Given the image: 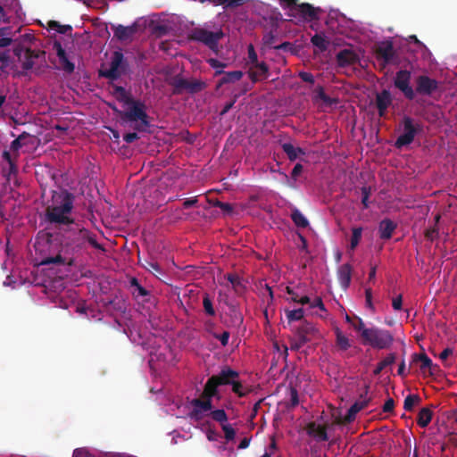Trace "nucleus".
<instances>
[{"label": "nucleus", "instance_id": "nucleus-36", "mask_svg": "<svg viewBox=\"0 0 457 457\" xmlns=\"http://www.w3.org/2000/svg\"><path fill=\"white\" fill-rule=\"evenodd\" d=\"M285 313L289 323L302 320L304 317V311L303 308H298L295 310H286Z\"/></svg>", "mask_w": 457, "mask_h": 457}, {"label": "nucleus", "instance_id": "nucleus-56", "mask_svg": "<svg viewBox=\"0 0 457 457\" xmlns=\"http://www.w3.org/2000/svg\"><path fill=\"white\" fill-rule=\"evenodd\" d=\"M299 403V397H298V392L296 388L291 387L290 388V404L289 406L294 408Z\"/></svg>", "mask_w": 457, "mask_h": 457}, {"label": "nucleus", "instance_id": "nucleus-57", "mask_svg": "<svg viewBox=\"0 0 457 457\" xmlns=\"http://www.w3.org/2000/svg\"><path fill=\"white\" fill-rule=\"evenodd\" d=\"M365 299L367 308L374 312L375 309L372 303V289L370 287L365 289Z\"/></svg>", "mask_w": 457, "mask_h": 457}, {"label": "nucleus", "instance_id": "nucleus-29", "mask_svg": "<svg viewBox=\"0 0 457 457\" xmlns=\"http://www.w3.org/2000/svg\"><path fill=\"white\" fill-rule=\"evenodd\" d=\"M281 147L291 162L296 160L299 154H305V152L303 148L295 147L291 143H283Z\"/></svg>", "mask_w": 457, "mask_h": 457}, {"label": "nucleus", "instance_id": "nucleus-62", "mask_svg": "<svg viewBox=\"0 0 457 457\" xmlns=\"http://www.w3.org/2000/svg\"><path fill=\"white\" fill-rule=\"evenodd\" d=\"M303 170V166L301 163H296L292 170L291 178L294 180H296L298 176L302 173Z\"/></svg>", "mask_w": 457, "mask_h": 457}, {"label": "nucleus", "instance_id": "nucleus-18", "mask_svg": "<svg viewBox=\"0 0 457 457\" xmlns=\"http://www.w3.org/2000/svg\"><path fill=\"white\" fill-rule=\"evenodd\" d=\"M336 58L339 67H347L360 62L359 54L351 49L339 51Z\"/></svg>", "mask_w": 457, "mask_h": 457}, {"label": "nucleus", "instance_id": "nucleus-59", "mask_svg": "<svg viewBox=\"0 0 457 457\" xmlns=\"http://www.w3.org/2000/svg\"><path fill=\"white\" fill-rule=\"evenodd\" d=\"M229 336L230 334L228 331H224L221 334H215L214 337L220 340L222 346H226L228 344Z\"/></svg>", "mask_w": 457, "mask_h": 457}, {"label": "nucleus", "instance_id": "nucleus-25", "mask_svg": "<svg viewBox=\"0 0 457 457\" xmlns=\"http://www.w3.org/2000/svg\"><path fill=\"white\" fill-rule=\"evenodd\" d=\"M337 278L344 289H346L349 287L352 278V267L350 264L345 263L339 267L337 270Z\"/></svg>", "mask_w": 457, "mask_h": 457}, {"label": "nucleus", "instance_id": "nucleus-48", "mask_svg": "<svg viewBox=\"0 0 457 457\" xmlns=\"http://www.w3.org/2000/svg\"><path fill=\"white\" fill-rule=\"evenodd\" d=\"M226 278L229 281L236 292L238 291L239 287H242L241 278L238 275L234 273H228L226 275Z\"/></svg>", "mask_w": 457, "mask_h": 457}, {"label": "nucleus", "instance_id": "nucleus-51", "mask_svg": "<svg viewBox=\"0 0 457 457\" xmlns=\"http://www.w3.org/2000/svg\"><path fill=\"white\" fill-rule=\"evenodd\" d=\"M247 64L250 66L251 64L253 63H257V62H259L258 60V55L254 50V47L252 44H250L248 46H247Z\"/></svg>", "mask_w": 457, "mask_h": 457}, {"label": "nucleus", "instance_id": "nucleus-43", "mask_svg": "<svg viewBox=\"0 0 457 457\" xmlns=\"http://www.w3.org/2000/svg\"><path fill=\"white\" fill-rule=\"evenodd\" d=\"M420 402V397L418 395H409L405 397L403 402V408L407 411H411L414 405Z\"/></svg>", "mask_w": 457, "mask_h": 457}, {"label": "nucleus", "instance_id": "nucleus-37", "mask_svg": "<svg viewBox=\"0 0 457 457\" xmlns=\"http://www.w3.org/2000/svg\"><path fill=\"white\" fill-rule=\"evenodd\" d=\"M229 386H232L233 393H235L238 397H245L249 392L243 386L239 378H235Z\"/></svg>", "mask_w": 457, "mask_h": 457}, {"label": "nucleus", "instance_id": "nucleus-31", "mask_svg": "<svg viewBox=\"0 0 457 457\" xmlns=\"http://www.w3.org/2000/svg\"><path fill=\"white\" fill-rule=\"evenodd\" d=\"M311 42L320 53L327 51L329 46V41L327 37L324 35L318 33L312 37Z\"/></svg>", "mask_w": 457, "mask_h": 457}, {"label": "nucleus", "instance_id": "nucleus-15", "mask_svg": "<svg viewBox=\"0 0 457 457\" xmlns=\"http://www.w3.org/2000/svg\"><path fill=\"white\" fill-rule=\"evenodd\" d=\"M295 335L298 337L305 344L312 341L313 339H319L320 334L319 329L314 324L304 320L299 327L296 328Z\"/></svg>", "mask_w": 457, "mask_h": 457}, {"label": "nucleus", "instance_id": "nucleus-5", "mask_svg": "<svg viewBox=\"0 0 457 457\" xmlns=\"http://www.w3.org/2000/svg\"><path fill=\"white\" fill-rule=\"evenodd\" d=\"M394 340L393 334L387 329L372 327L369 330H363L362 344L368 345L374 349H389Z\"/></svg>", "mask_w": 457, "mask_h": 457}, {"label": "nucleus", "instance_id": "nucleus-41", "mask_svg": "<svg viewBox=\"0 0 457 457\" xmlns=\"http://www.w3.org/2000/svg\"><path fill=\"white\" fill-rule=\"evenodd\" d=\"M85 245L88 243L95 249L104 252L105 249L103 245L99 244L96 239V235L92 234L88 229L86 228L85 234Z\"/></svg>", "mask_w": 457, "mask_h": 457}, {"label": "nucleus", "instance_id": "nucleus-12", "mask_svg": "<svg viewBox=\"0 0 457 457\" xmlns=\"http://www.w3.org/2000/svg\"><path fill=\"white\" fill-rule=\"evenodd\" d=\"M415 82V95L431 96L438 89V81L427 75L418 76Z\"/></svg>", "mask_w": 457, "mask_h": 457}, {"label": "nucleus", "instance_id": "nucleus-58", "mask_svg": "<svg viewBox=\"0 0 457 457\" xmlns=\"http://www.w3.org/2000/svg\"><path fill=\"white\" fill-rule=\"evenodd\" d=\"M353 328L361 332V339L363 340V330H369L370 328H366L364 322L361 318L357 319V322L352 324Z\"/></svg>", "mask_w": 457, "mask_h": 457}, {"label": "nucleus", "instance_id": "nucleus-33", "mask_svg": "<svg viewBox=\"0 0 457 457\" xmlns=\"http://www.w3.org/2000/svg\"><path fill=\"white\" fill-rule=\"evenodd\" d=\"M395 360H396V353H391L387 354L386 357H385L381 361H379L377 364V367L373 370V374L375 376L379 375L381 373V371L386 367L395 363Z\"/></svg>", "mask_w": 457, "mask_h": 457}, {"label": "nucleus", "instance_id": "nucleus-45", "mask_svg": "<svg viewBox=\"0 0 457 457\" xmlns=\"http://www.w3.org/2000/svg\"><path fill=\"white\" fill-rule=\"evenodd\" d=\"M217 5H223L225 7H238L245 4V0H212Z\"/></svg>", "mask_w": 457, "mask_h": 457}, {"label": "nucleus", "instance_id": "nucleus-50", "mask_svg": "<svg viewBox=\"0 0 457 457\" xmlns=\"http://www.w3.org/2000/svg\"><path fill=\"white\" fill-rule=\"evenodd\" d=\"M289 345L291 351L297 352L305 345V343L298 338L297 336L294 335V337L289 339Z\"/></svg>", "mask_w": 457, "mask_h": 457}, {"label": "nucleus", "instance_id": "nucleus-49", "mask_svg": "<svg viewBox=\"0 0 457 457\" xmlns=\"http://www.w3.org/2000/svg\"><path fill=\"white\" fill-rule=\"evenodd\" d=\"M361 204L363 206V209H368L370 206L369 204V198L371 195V187H362L361 188Z\"/></svg>", "mask_w": 457, "mask_h": 457}, {"label": "nucleus", "instance_id": "nucleus-3", "mask_svg": "<svg viewBox=\"0 0 457 457\" xmlns=\"http://www.w3.org/2000/svg\"><path fill=\"white\" fill-rule=\"evenodd\" d=\"M85 228H71L64 236L61 248L55 256H47L41 261L42 265H67L75 264V254L85 248Z\"/></svg>", "mask_w": 457, "mask_h": 457}, {"label": "nucleus", "instance_id": "nucleus-61", "mask_svg": "<svg viewBox=\"0 0 457 457\" xmlns=\"http://www.w3.org/2000/svg\"><path fill=\"white\" fill-rule=\"evenodd\" d=\"M318 96L320 100H322L325 104H331L334 103V99L329 97L323 90L322 87H320V90L318 92Z\"/></svg>", "mask_w": 457, "mask_h": 457}, {"label": "nucleus", "instance_id": "nucleus-55", "mask_svg": "<svg viewBox=\"0 0 457 457\" xmlns=\"http://www.w3.org/2000/svg\"><path fill=\"white\" fill-rule=\"evenodd\" d=\"M146 270L152 272L153 274H162V270L158 262H148L147 266H145Z\"/></svg>", "mask_w": 457, "mask_h": 457}, {"label": "nucleus", "instance_id": "nucleus-26", "mask_svg": "<svg viewBox=\"0 0 457 457\" xmlns=\"http://www.w3.org/2000/svg\"><path fill=\"white\" fill-rule=\"evenodd\" d=\"M216 75L222 74L223 76L220 78V79L218 82V87H221L224 84L228 83H234L236 81H238L243 77V72L241 71H233L228 72H223L222 70L216 71Z\"/></svg>", "mask_w": 457, "mask_h": 457}, {"label": "nucleus", "instance_id": "nucleus-35", "mask_svg": "<svg viewBox=\"0 0 457 457\" xmlns=\"http://www.w3.org/2000/svg\"><path fill=\"white\" fill-rule=\"evenodd\" d=\"M291 219L298 228H306L309 225L308 220L297 209H295L291 213Z\"/></svg>", "mask_w": 457, "mask_h": 457}, {"label": "nucleus", "instance_id": "nucleus-1", "mask_svg": "<svg viewBox=\"0 0 457 457\" xmlns=\"http://www.w3.org/2000/svg\"><path fill=\"white\" fill-rule=\"evenodd\" d=\"M112 87L113 96L127 107L124 111H119L116 107H112V110L119 113L122 120L135 122V129L145 131L146 128L150 126L146 104L141 100L135 99L125 87L121 86H113Z\"/></svg>", "mask_w": 457, "mask_h": 457}, {"label": "nucleus", "instance_id": "nucleus-23", "mask_svg": "<svg viewBox=\"0 0 457 457\" xmlns=\"http://www.w3.org/2000/svg\"><path fill=\"white\" fill-rule=\"evenodd\" d=\"M306 432L309 436L316 438L318 441H328V436L327 428L315 422H310L306 426Z\"/></svg>", "mask_w": 457, "mask_h": 457}, {"label": "nucleus", "instance_id": "nucleus-20", "mask_svg": "<svg viewBox=\"0 0 457 457\" xmlns=\"http://www.w3.org/2000/svg\"><path fill=\"white\" fill-rule=\"evenodd\" d=\"M112 29L113 30L114 37H117L120 41H126L131 38L137 33V25L133 24L131 26H123V25H112Z\"/></svg>", "mask_w": 457, "mask_h": 457}, {"label": "nucleus", "instance_id": "nucleus-27", "mask_svg": "<svg viewBox=\"0 0 457 457\" xmlns=\"http://www.w3.org/2000/svg\"><path fill=\"white\" fill-rule=\"evenodd\" d=\"M417 362H420V370L422 372H426L427 370H431L433 369L432 360L425 353H413L411 355V364ZM430 374L432 375L433 372L430 371Z\"/></svg>", "mask_w": 457, "mask_h": 457}, {"label": "nucleus", "instance_id": "nucleus-21", "mask_svg": "<svg viewBox=\"0 0 457 457\" xmlns=\"http://www.w3.org/2000/svg\"><path fill=\"white\" fill-rule=\"evenodd\" d=\"M54 48L56 51V54L59 59V62L61 64L62 69L67 73H72L75 70V65L68 59L66 52L62 48L61 43L55 42L54 45Z\"/></svg>", "mask_w": 457, "mask_h": 457}, {"label": "nucleus", "instance_id": "nucleus-52", "mask_svg": "<svg viewBox=\"0 0 457 457\" xmlns=\"http://www.w3.org/2000/svg\"><path fill=\"white\" fill-rule=\"evenodd\" d=\"M221 428L225 434V438L227 441H231L235 438L236 431L230 424L226 423L221 426Z\"/></svg>", "mask_w": 457, "mask_h": 457}, {"label": "nucleus", "instance_id": "nucleus-34", "mask_svg": "<svg viewBox=\"0 0 457 457\" xmlns=\"http://www.w3.org/2000/svg\"><path fill=\"white\" fill-rule=\"evenodd\" d=\"M208 416H210L212 420L220 423V426L226 424L228 419L226 411L223 409H212L210 413H208Z\"/></svg>", "mask_w": 457, "mask_h": 457}, {"label": "nucleus", "instance_id": "nucleus-47", "mask_svg": "<svg viewBox=\"0 0 457 457\" xmlns=\"http://www.w3.org/2000/svg\"><path fill=\"white\" fill-rule=\"evenodd\" d=\"M212 205L215 206V207H219L225 214H232L233 212V205L229 203H223L221 201H219V200H215L214 202H212Z\"/></svg>", "mask_w": 457, "mask_h": 457}, {"label": "nucleus", "instance_id": "nucleus-13", "mask_svg": "<svg viewBox=\"0 0 457 457\" xmlns=\"http://www.w3.org/2000/svg\"><path fill=\"white\" fill-rule=\"evenodd\" d=\"M377 57L383 61V68L389 63H396V52L394 48L393 42L390 40L380 42L375 50Z\"/></svg>", "mask_w": 457, "mask_h": 457}, {"label": "nucleus", "instance_id": "nucleus-22", "mask_svg": "<svg viewBox=\"0 0 457 457\" xmlns=\"http://www.w3.org/2000/svg\"><path fill=\"white\" fill-rule=\"evenodd\" d=\"M392 104L391 93L383 89L380 93L376 96V105L378 111V115L384 117L386 112V109Z\"/></svg>", "mask_w": 457, "mask_h": 457}, {"label": "nucleus", "instance_id": "nucleus-2", "mask_svg": "<svg viewBox=\"0 0 457 457\" xmlns=\"http://www.w3.org/2000/svg\"><path fill=\"white\" fill-rule=\"evenodd\" d=\"M112 87L113 96L127 107L124 111H119L116 107H112V110L119 113L122 120L135 122V129L145 131L146 128L150 126L146 104L141 100L135 99L125 87L121 86H113Z\"/></svg>", "mask_w": 457, "mask_h": 457}, {"label": "nucleus", "instance_id": "nucleus-64", "mask_svg": "<svg viewBox=\"0 0 457 457\" xmlns=\"http://www.w3.org/2000/svg\"><path fill=\"white\" fill-rule=\"evenodd\" d=\"M26 136V133H23L21 134V136H19L16 139H14L12 144H11V149L12 151H18L21 147V140L25 137Z\"/></svg>", "mask_w": 457, "mask_h": 457}, {"label": "nucleus", "instance_id": "nucleus-38", "mask_svg": "<svg viewBox=\"0 0 457 457\" xmlns=\"http://www.w3.org/2000/svg\"><path fill=\"white\" fill-rule=\"evenodd\" d=\"M336 336H337V339H336L337 345L341 350L345 351L351 346L349 339L340 331V329L337 328L336 330Z\"/></svg>", "mask_w": 457, "mask_h": 457}, {"label": "nucleus", "instance_id": "nucleus-24", "mask_svg": "<svg viewBox=\"0 0 457 457\" xmlns=\"http://www.w3.org/2000/svg\"><path fill=\"white\" fill-rule=\"evenodd\" d=\"M395 228L396 224L393 220L384 219L378 227L379 237L384 240L390 239Z\"/></svg>", "mask_w": 457, "mask_h": 457}, {"label": "nucleus", "instance_id": "nucleus-10", "mask_svg": "<svg viewBox=\"0 0 457 457\" xmlns=\"http://www.w3.org/2000/svg\"><path fill=\"white\" fill-rule=\"evenodd\" d=\"M283 7L290 11H297L304 20L316 21L319 19L320 8H315L308 3L297 4L298 0H279Z\"/></svg>", "mask_w": 457, "mask_h": 457}, {"label": "nucleus", "instance_id": "nucleus-42", "mask_svg": "<svg viewBox=\"0 0 457 457\" xmlns=\"http://www.w3.org/2000/svg\"><path fill=\"white\" fill-rule=\"evenodd\" d=\"M362 228L361 227H355L352 229V237L350 243V248L354 250L360 243L361 238Z\"/></svg>", "mask_w": 457, "mask_h": 457}, {"label": "nucleus", "instance_id": "nucleus-11", "mask_svg": "<svg viewBox=\"0 0 457 457\" xmlns=\"http://www.w3.org/2000/svg\"><path fill=\"white\" fill-rule=\"evenodd\" d=\"M411 73L407 70H400L396 72L394 85L399 89L406 99L413 100L415 98L414 89L411 87Z\"/></svg>", "mask_w": 457, "mask_h": 457}, {"label": "nucleus", "instance_id": "nucleus-16", "mask_svg": "<svg viewBox=\"0 0 457 457\" xmlns=\"http://www.w3.org/2000/svg\"><path fill=\"white\" fill-rule=\"evenodd\" d=\"M211 378L218 386H220L230 385L235 378H239L240 375L237 370H232L228 366H225L218 374L212 375Z\"/></svg>", "mask_w": 457, "mask_h": 457}, {"label": "nucleus", "instance_id": "nucleus-14", "mask_svg": "<svg viewBox=\"0 0 457 457\" xmlns=\"http://www.w3.org/2000/svg\"><path fill=\"white\" fill-rule=\"evenodd\" d=\"M192 406L188 413V417L195 421H201L205 416L210 413L212 409V403L209 401H204L201 398H195L190 402Z\"/></svg>", "mask_w": 457, "mask_h": 457}, {"label": "nucleus", "instance_id": "nucleus-4", "mask_svg": "<svg viewBox=\"0 0 457 457\" xmlns=\"http://www.w3.org/2000/svg\"><path fill=\"white\" fill-rule=\"evenodd\" d=\"M75 195L66 189L54 191L51 203L46 207V220L51 224L71 225L74 219L71 217Z\"/></svg>", "mask_w": 457, "mask_h": 457}, {"label": "nucleus", "instance_id": "nucleus-17", "mask_svg": "<svg viewBox=\"0 0 457 457\" xmlns=\"http://www.w3.org/2000/svg\"><path fill=\"white\" fill-rule=\"evenodd\" d=\"M248 73L253 82L265 80L269 77V66L264 62H257L249 66Z\"/></svg>", "mask_w": 457, "mask_h": 457}, {"label": "nucleus", "instance_id": "nucleus-19", "mask_svg": "<svg viewBox=\"0 0 457 457\" xmlns=\"http://www.w3.org/2000/svg\"><path fill=\"white\" fill-rule=\"evenodd\" d=\"M218 385L210 377L204 384V390L199 398L209 401L212 403V399H220Z\"/></svg>", "mask_w": 457, "mask_h": 457}, {"label": "nucleus", "instance_id": "nucleus-28", "mask_svg": "<svg viewBox=\"0 0 457 457\" xmlns=\"http://www.w3.org/2000/svg\"><path fill=\"white\" fill-rule=\"evenodd\" d=\"M368 403H369V400H362V401H358V402H355L347 411V413L345 414V418H344V420L345 422L346 423H350L352 422L354 419H355V415L360 411H361L362 409H364L365 407H367L368 405Z\"/></svg>", "mask_w": 457, "mask_h": 457}, {"label": "nucleus", "instance_id": "nucleus-9", "mask_svg": "<svg viewBox=\"0 0 457 457\" xmlns=\"http://www.w3.org/2000/svg\"><path fill=\"white\" fill-rule=\"evenodd\" d=\"M403 133L401 134L395 140V145L397 148H402L411 144L416 135L422 130V126L419 122H415L410 116H403L402 120Z\"/></svg>", "mask_w": 457, "mask_h": 457}, {"label": "nucleus", "instance_id": "nucleus-63", "mask_svg": "<svg viewBox=\"0 0 457 457\" xmlns=\"http://www.w3.org/2000/svg\"><path fill=\"white\" fill-rule=\"evenodd\" d=\"M394 408H395V401L393 398H388L384 405H383V411L384 412H393L394 411Z\"/></svg>", "mask_w": 457, "mask_h": 457}, {"label": "nucleus", "instance_id": "nucleus-40", "mask_svg": "<svg viewBox=\"0 0 457 457\" xmlns=\"http://www.w3.org/2000/svg\"><path fill=\"white\" fill-rule=\"evenodd\" d=\"M206 87L205 82L199 79L188 80L187 92L195 94L202 91Z\"/></svg>", "mask_w": 457, "mask_h": 457}, {"label": "nucleus", "instance_id": "nucleus-30", "mask_svg": "<svg viewBox=\"0 0 457 457\" xmlns=\"http://www.w3.org/2000/svg\"><path fill=\"white\" fill-rule=\"evenodd\" d=\"M170 84L172 86L173 94L175 95H180L184 91H187L188 80L180 76L173 77Z\"/></svg>", "mask_w": 457, "mask_h": 457}, {"label": "nucleus", "instance_id": "nucleus-7", "mask_svg": "<svg viewBox=\"0 0 457 457\" xmlns=\"http://www.w3.org/2000/svg\"><path fill=\"white\" fill-rule=\"evenodd\" d=\"M14 55L18 58V61L21 63L23 71H21L19 75H27V71L31 70L35 64L36 60L42 58L45 59V51L32 50L30 48H24L23 46H17L13 49Z\"/></svg>", "mask_w": 457, "mask_h": 457}, {"label": "nucleus", "instance_id": "nucleus-44", "mask_svg": "<svg viewBox=\"0 0 457 457\" xmlns=\"http://www.w3.org/2000/svg\"><path fill=\"white\" fill-rule=\"evenodd\" d=\"M48 26L50 29H56L60 34H66L72 30L71 25H61L56 21H50Z\"/></svg>", "mask_w": 457, "mask_h": 457}, {"label": "nucleus", "instance_id": "nucleus-8", "mask_svg": "<svg viewBox=\"0 0 457 457\" xmlns=\"http://www.w3.org/2000/svg\"><path fill=\"white\" fill-rule=\"evenodd\" d=\"M223 37L224 33L220 29L210 31L204 28H195L190 34L192 40L203 43L212 51L218 50L219 42Z\"/></svg>", "mask_w": 457, "mask_h": 457}, {"label": "nucleus", "instance_id": "nucleus-32", "mask_svg": "<svg viewBox=\"0 0 457 457\" xmlns=\"http://www.w3.org/2000/svg\"><path fill=\"white\" fill-rule=\"evenodd\" d=\"M433 412L428 408H422L417 417V423L420 428H426L430 423Z\"/></svg>", "mask_w": 457, "mask_h": 457}, {"label": "nucleus", "instance_id": "nucleus-54", "mask_svg": "<svg viewBox=\"0 0 457 457\" xmlns=\"http://www.w3.org/2000/svg\"><path fill=\"white\" fill-rule=\"evenodd\" d=\"M10 51L4 50L0 52V62L2 63L0 69L4 70L9 65L10 61Z\"/></svg>", "mask_w": 457, "mask_h": 457}, {"label": "nucleus", "instance_id": "nucleus-6", "mask_svg": "<svg viewBox=\"0 0 457 457\" xmlns=\"http://www.w3.org/2000/svg\"><path fill=\"white\" fill-rule=\"evenodd\" d=\"M129 71L128 60L124 57L121 51H114L110 62V67L99 71V76L111 80H116Z\"/></svg>", "mask_w": 457, "mask_h": 457}, {"label": "nucleus", "instance_id": "nucleus-46", "mask_svg": "<svg viewBox=\"0 0 457 457\" xmlns=\"http://www.w3.org/2000/svg\"><path fill=\"white\" fill-rule=\"evenodd\" d=\"M203 306L204 309V312L209 316H214L215 315V310L213 308L212 300L208 294H205L203 298Z\"/></svg>", "mask_w": 457, "mask_h": 457}, {"label": "nucleus", "instance_id": "nucleus-53", "mask_svg": "<svg viewBox=\"0 0 457 457\" xmlns=\"http://www.w3.org/2000/svg\"><path fill=\"white\" fill-rule=\"evenodd\" d=\"M409 39L414 42L417 47L421 51L423 57H425L427 54H429L427 46L422 42H420L415 35L410 36Z\"/></svg>", "mask_w": 457, "mask_h": 457}, {"label": "nucleus", "instance_id": "nucleus-60", "mask_svg": "<svg viewBox=\"0 0 457 457\" xmlns=\"http://www.w3.org/2000/svg\"><path fill=\"white\" fill-rule=\"evenodd\" d=\"M298 76L304 82H307L310 84L314 83V76L310 72L301 71V72H299Z\"/></svg>", "mask_w": 457, "mask_h": 457}, {"label": "nucleus", "instance_id": "nucleus-39", "mask_svg": "<svg viewBox=\"0 0 457 457\" xmlns=\"http://www.w3.org/2000/svg\"><path fill=\"white\" fill-rule=\"evenodd\" d=\"M130 286L134 287L133 295L136 297L146 296L149 295V292L139 284L136 278H132L130 279Z\"/></svg>", "mask_w": 457, "mask_h": 457}]
</instances>
